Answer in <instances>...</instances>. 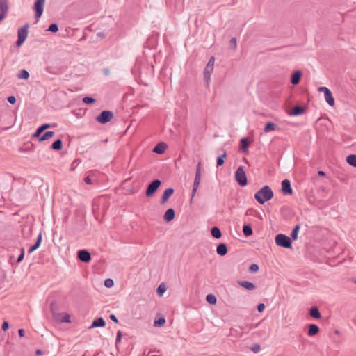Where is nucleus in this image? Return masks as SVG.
I'll return each mask as SVG.
<instances>
[{
	"label": "nucleus",
	"mask_w": 356,
	"mask_h": 356,
	"mask_svg": "<svg viewBox=\"0 0 356 356\" xmlns=\"http://www.w3.org/2000/svg\"><path fill=\"white\" fill-rule=\"evenodd\" d=\"M273 197V192L268 186H265L254 194V198L261 204L269 201Z\"/></svg>",
	"instance_id": "nucleus-1"
},
{
	"label": "nucleus",
	"mask_w": 356,
	"mask_h": 356,
	"mask_svg": "<svg viewBox=\"0 0 356 356\" xmlns=\"http://www.w3.org/2000/svg\"><path fill=\"white\" fill-rule=\"evenodd\" d=\"M214 63H215V57L211 56L206 65L204 70V80L206 82L207 85L209 86L210 80H211V76L213 72L214 69Z\"/></svg>",
	"instance_id": "nucleus-2"
},
{
	"label": "nucleus",
	"mask_w": 356,
	"mask_h": 356,
	"mask_svg": "<svg viewBox=\"0 0 356 356\" xmlns=\"http://www.w3.org/2000/svg\"><path fill=\"white\" fill-rule=\"evenodd\" d=\"M275 243L282 248H291V241L289 236L283 234H278L275 238Z\"/></svg>",
	"instance_id": "nucleus-3"
},
{
	"label": "nucleus",
	"mask_w": 356,
	"mask_h": 356,
	"mask_svg": "<svg viewBox=\"0 0 356 356\" xmlns=\"http://www.w3.org/2000/svg\"><path fill=\"white\" fill-rule=\"evenodd\" d=\"M235 179L238 184L241 186H244L247 184V177L243 166H239L237 168L235 173Z\"/></svg>",
	"instance_id": "nucleus-4"
},
{
	"label": "nucleus",
	"mask_w": 356,
	"mask_h": 356,
	"mask_svg": "<svg viewBox=\"0 0 356 356\" xmlns=\"http://www.w3.org/2000/svg\"><path fill=\"white\" fill-rule=\"evenodd\" d=\"M318 90L324 93L325 99L330 106H333L334 105V99L331 91L327 87H320Z\"/></svg>",
	"instance_id": "nucleus-5"
},
{
	"label": "nucleus",
	"mask_w": 356,
	"mask_h": 356,
	"mask_svg": "<svg viewBox=\"0 0 356 356\" xmlns=\"http://www.w3.org/2000/svg\"><path fill=\"white\" fill-rule=\"evenodd\" d=\"M113 118V113L109 111H102L96 118L97 121L101 124L108 122Z\"/></svg>",
	"instance_id": "nucleus-6"
},
{
	"label": "nucleus",
	"mask_w": 356,
	"mask_h": 356,
	"mask_svg": "<svg viewBox=\"0 0 356 356\" xmlns=\"http://www.w3.org/2000/svg\"><path fill=\"white\" fill-rule=\"evenodd\" d=\"M45 1L46 0H36L35 3H34V6H33V8L35 11V17L36 19H39L42 13H43V8H44V6L45 4Z\"/></svg>",
	"instance_id": "nucleus-7"
},
{
	"label": "nucleus",
	"mask_w": 356,
	"mask_h": 356,
	"mask_svg": "<svg viewBox=\"0 0 356 356\" xmlns=\"http://www.w3.org/2000/svg\"><path fill=\"white\" fill-rule=\"evenodd\" d=\"M28 26H25L18 30V40L17 41V45L20 46L26 40L28 35Z\"/></svg>",
	"instance_id": "nucleus-8"
},
{
	"label": "nucleus",
	"mask_w": 356,
	"mask_h": 356,
	"mask_svg": "<svg viewBox=\"0 0 356 356\" xmlns=\"http://www.w3.org/2000/svg\"><path fill=\"white\" fill-rule=\"evenodd\" d=\"M8 9V0H0V22L4 18Z\"/></svg>",
	"instance_id": "nucleus-9"
},
{
	"label": "nucleus",
	"mask_w": 356,
	"mask_h": 356,
	"mask_svg": "<svg viewBox=\"0 0 356 356\" xmlns=\"http://www.w3.org/2000/svg\"><path fill=\"white\" fill-rule=\"evenodd\" d=\"M282 192L284 195H291L292 193V188L289 180L284 179L282 181Z\"/></svg>",
	"instance_id": "nucleus-10"
},
{
	"label": "nucleus",
	"mask_w": 356,
	"mask_h": 356,
	"mask_svg": "<svg viewBox=\"0 0 356 356\" xmlns=\"http://www.w3.org/2000/svg\"><path fill=\"white\" fill-rule=\"evenodd\" d=\"M78 258L83 262H88L91 259L90 253L87 250H80L78 252Z\"/></svg>",
	"instance_id": "nucleus-11"
},
{
	"label": "nucleus",
	"mask_w": 356,
	"mask_h": 356,
	"mask_svg": "<svg viewBox=\"0 0 356 356\" xmlns=\"http://www.w3.org/2000/svg\"><path fill=\"white\" fill-rule=\"evenodd\" d=\"M238 284L248 291H253L256 289V286L253 283L248 281H238Z\"/></svg>",
	"instance_id": "nucleus-12"
},
{
	"label": "nucleus",
	"mask_w": 356,
	"mask_h": 356,
	"mask_svg": "<svg viewBox=\"0 0 356 356\" xmlns=\"http://www.w3.org/2000/svg\"><path fill=\"white\" fill-rule=\"evenodd\" d=\"M200 181H201V177L195 175V179H194V182H193V190H192V193H191L192 198L195 196V195L198 189V187L200 186Z\"/></svg>",
	"instance_id": "nucleus-13"
},
{
	"label": "nucleus",
	"mask_w": 356,
	"mask_h": 356,
	"mask_svg": "<svg viewBox=\"0 0 356 356\" xmlns=\"http://www.w3.org/2000/svg\"><path fill=\"white\" fill-rule=\"evenodd\" d=\"M302 72L300 71L295 72L291 79V82L293 85H298L300 83Z\"/></svg>",
	"instance_id": "nucleus-14"
},
{
	"label": "nucleus",
	"mask_w": 356,
	"mask_h": 356,
	"mask_svg": "<svg viewBox=\"0 0 356 356\" xmlns=\"http://www.w3.org/2000/svg\"><path fill=\"white\" fill-rule=\"evenodd\" d=\"M175 211L172 209H168L163 216V219L166 222H170L175 218Z\"/></svg>",
	"instance_id": "nucleus-15"
},
{
	"label": "nucleus",
	"mask_w": 356,
	"mask_h": 356,
	"mask_svg": "<svg viewBox=\"0 0 356 356\" xmlns=\"http://www.w3.org/2000/svg\"><path fill=\"white\" fill-rule=\"evenodd\" d=\"M106 323L103 318L100 317L93 321L90 327H102L105 326Z\"/></svg>",
	"instance_id": "nucleus-16"
},
{
	"label": "nucleus",
	"mask_w": 356,
	"mask_h": 356,
	"mask_svg": "<svg viewBox=\"0 0 356 356\" xmlns=\"http://www.w3.org/2000/svg\"><path fill=\"white\" fill-rule=\"evenodd\" d=\"M319 332L318 327L315 324H310L308 327L307 334L309 337L314 336Z\"/></svg>",
	"instance_id": "nucleus-17"
},
{
	"label": "nucleus",
	"mask_w": 356,
	"mask_h": 356,
	"mask_svg": "<svg viewBox=\"0 0 356 356\" xmlns=\"http://www.w3.org/2000/svg\"><path fill=\"white\" fill-rule=\"evenodd\" d=\"M174 190L172 188H168L164 191V193L161 198V203L164 204L166 202L169 197L172 195Z\"/></svg>",
	"instance_id": "nucleus-18"
},
{
	"label": "nucleus",
	"mask_w": 356,
	"mask_h": 356,
	"mask_svg": "<svg viewBox=\"0 0 356 356\" xmlns=\"http://www.w3.org/2000/svg\"><path fill=\"white\" fill-rule=\"evenodd\" d=\"M216 252L220 256H224L227 253V248L225 243H220L218 245L216 248Z\"/></svg>",
	"instance_id": "nucleus-19"
},
{
	"label": "nucleus",
	"mask_w": 356,
	"mask_h": 356,
	"mask_svg": "<svg viewBox=\"0 0 356 356\" xmlns=\"http://www.w3.org/2000/svg\"><path fill=\"white\" fill-rule=\"evenodd\" d=\"M54 136V132L49 131L44 133L43 135H40L39 137H37L38 138V140L40 142H42L47 140H49L51 138Z\"/></svg>",
	"instance_id": "nucleus-20"
},
{
	"label": "nucleus",
	"mask_w": 356,
	"mask_h": 356,
	"mask_svg": "<svg viewBox=\"0 0 356 356\" xmlns=\"http://www.w3.org/2000/svg\"><path fill=\"white\" fill-rule=\"evenodd\" d=\"M42 233H40L38 236L35 244L30 248V249L29 250V253H31V252H34L35 250H37L40 247L41 242H42Z\"/></svg>",
	"instance_id": "nucleus-21"
},
{
	"label": "nucleus",
	"mask_w": 356,
	"mask_h": 356,
	"mask_svg": "<svg viewBox=\"0 0 356 356\" xmlns=\"http://www.w3.org/2000/svg\"><path fill=\"white\" fill-rule=\"evenodd\" d=\"M50 125L49 124H44L39 127L36 131L33 134V137H39L41 134L47 128H49Z\"/></svg>",
	"instance_id": "nucleus-22"
},
{
	"label": "nucleus",
	"mask_w": 356,
	"mask_h": 356,
	"mask_svg": "<svg viewBox=\"0 0 356 356\" xmlns=\"http://www.w3.org/2000/svg\"><path fill=\"white\" fill-rule=\"evenodd\" d=\"M156 191V180L151 182L147 190L146 191V195L149 197L152 196Z\"/></svg>",
	"instance_id": "nucleus-23"
},
{
	"label": "nucleus",
	"mask_w": 356,
	"mask_h": 356,
	"mask_svg": "<svg viewBox=\"0 0 356 356\" xmlns=\"http://www.w3.org/2000/svg\"><path fill=\"white\" fill-rule=\"evenodd\" d=\"M309 315L316 319H318L321 317V313L318 309L316 307H312L309 311Z\"/></svg>",
	"instance_id": "nucleus-24"
},
{
	"label": "nucleus",
	"mask_w": 356,
	"mask_h": 356,
	"mask_svg": "<svg viewBox=\"0 0 356 356\" xmlns=\"http://www.w3.org/2000/svg\"><path fill=\"white\" fill-rule=\"evenodd\" d=\"M168 286L165 283L162 282L157 287V293L159 296H163L164 293L166 291Z\"/></svg>",
	"instance_id": "nucleus-25"
},
{
	"label": "nucleus",
	"mask_w": 356,
	"mask_h": 356,
	"mask_svg": "<svg viewBox=\"0 0 356 356\" xmlns=\"http://www.w3.org/2000/svg\"><path fill=\"white\" fill-rule=\"evenodd\" d=\"M276 127H277V125L275 123L268 122L266 123L264 131L265 133H268L270 131H275L276 129Z\"/></svg>",
	"instance_id": "nucleus-26"
},
{
	"label": "nucleus",
	"mask_w": 356,
	"mask_h": 356,
	"mask_svg": "<svg viewBox=\"0 0 356 356\" xmlns=\"http://www.w3.org/2000/svg\"><path fill=\"white\" fill-rule=\"evenodd\" d=\"M211 235L213 238L218 239L222 236V233L220 229L217 227H213L211 229Z\"/></svg>",
	"instance_id": "nucleus-27"
},
{
	"label": "nucleus",
	"mask_w": 356,
	"mask_h": 356,
	"mask_svg": "<svg viewBox=\"0 0 356 356\" xmlns=\"http://www.w3.org/2000/svg\"><path fill=\"white\" fill-rule=\"evenodd\" d=\"M241 149L243 152H247L248 149V145L250 144V142L248 141V138H243L241 140Z\"/></svg>",
	"instance_id": "nucleus-28"
},
{
	"label": "nucleus",
	"mask_w": 356,
	"mask_h": 356,
	"mask_svg": "<svg viewBox=\"0 0 356 356\" xmlns=\"http://www.w3.org/2000/svg\"><path fill=\"white\" fill-rule=\"evenodd\" d=\"M168 145L163 142L157 143V154H163L167 149Z\"/></svg>",
	"instance_id": "nucleus-29"
},
{
	"label": "nucleus",
	"mask_w": 356,
	"mask_h": 356,
	"mask_svg": "<svg viewBox=\"0 0 356 356\" xmlns=\"http://www.w3.org/2000/svg\"><path fill=\"white\" fill-rule=\"evenodd\" d=\"M63 147V143L60 139L55 140L52 144V149L56 151L60 150Z\"/></svg>",
	"instance_id": "nucleus-30"
},
{
	"label": "nucleus",
	"mask_w": 356,
	"mask_h": 356,
	"mask_svg": "<svg viewBox=\"0 0 356 356\" xmlns=\"http://www.w3.org/2000/svg\"><path fill=\"white\" fill-rule=\"evenodd\" d=\"M346 161L352 166L356 167V155L351 154L346 157Z\"/></svg>",
	"instance_id": "nucleus-31"
},
{
	"label": "nucleus",
	"mask_w": 356,
	"mask_h": 356,
	"mask_svg": "<svg viewBox=\"0 0 356 356\" xmlns=\"http://www.w3.org/2000/svg\"><path fill=\"white\" fill-rule=\"evenodd\" d=\"M243 232L245 236H249L252 234V229L250 225H244L243 227Z\"/></svg>",
	"instance_id": "nucleus-32"
},
{
	"label": "nucleus",
	"mask_w": 356,
	"mask_h": 356,
	"mask_svg": "<svg viewBox=\"0 0 356 356\" xmlns=\"http://www.w3.org/2000/svg\"><path fill=\"white\" fill-rule=\"evenodd\" d=\"M300 225H297L291 232V237L293 240L296 241L298 238V234L300 230Z\"/></svg>",
	"instance_id": "nucleus-33"
},
{
	"label": "nucleus",
	"mask_w": 356,
	"mask_h": 356,
	"mask_svg": "<svg viewBox=\"0 0 356 356\" xmlns=\"http://www.w3.org/2000/svg\"><path fill=\"white\" fill-rule=\"evenodd\" d=\"M304 113V109L301 106H295L292 111V115H299Z\"/></svg>",
	"instance_id": "nucleus-34"
},
{
	"label": "nucleus",
	"mask_w": 356,
	"mask_h": 356,
	"mask_svg": "<svg viewBox=\"0 0 356 356\" xmlns=\"http://www.w3.org/2000/svg\"><path fill=\"white\" fill-rule=\"evenodd\" d=\"M226 156H227V154L225 152H224V153L217 159V161H216L217 167L221 166L224 164V159Z\"/></svg>",
	"instance_id": "nucleus-35"
},
{
	"label": "nucleus",
	"mask_w": 356,
	"mask_h": 356,
	"mask_svg": "<svg viewBox=\"0 0 356 356\" xmlns=\"http://www.w3.org/2000/svg\"><path fill=\"white\" fill-rule=\"evenodd\" d=\"M207 301L211 305H214L216 303V298L213 294H208L206 297Z\"/></svg>",
	"instance_id": "nucleus-36"
},
{
	"label": "nucleus",
	"mask_w": 356,
	"mask_h": 356,
	"mask_svg": "<svg viewBox=\"0 0 356 356\" xmlns=\"http://www.w3.org/2000/svg\"><path fill=\"white\" fill-rule=\"evenodd\" d=\"M19 79H27L29 77V73L26 70H22L18 75Z\"/></svg>",
	"instance_id": "nucleus-37"
},
{
	"label": "nucleus",
	"mask_w": 356,
	"mask_h": 356,
	"mask_svg": "<svg viewBox=\"0 0 356 356\" xmlns=\"http://www.w3.org/2000/svg\"><path fill=\"white\" fill-rule=\"evenodd\" d=\"M113 284H114V282L112 279L108 278V279L105 280V281H104V285L107 288H110V287L113 286Z\"/></svg>",
	"instance_id": "nucleus-38"
},
{
	"label": "nucleus",
	"mask_w": 356,
	"mask_h": 356,
	"mask_svg": "<svg viewBox=\"0 0 356 356\" xmlns=\"http://www.w3.org/2000/svg\"><path fill=\"white\" fill-rule=\"evenodd\" d=\"M58 30V26L56 24H51L48 29V31L56 33Z\"/></svg>",
	"instance_id": "nucleus-39"
},
{
	"label": "nucleus",
	"mask_w": 356,
	"mask_h": 356,
	"mask_svg": "<svg viewBox=\"0 0 356 356\" xmlns=\"http://www.w3.org/2000/svg\"><path fill=\"white\" fill-rule=\"evenodd\" d=\"M85 104H92L95 102V99L90 97H86L83 99Z\"/></svg>",
	"instance_id": "nucleus-40"
},
{
	"label": "nucleus",
	"mask_w": 356,
	"mask_h": 356,
	"mask_svg": "<svg viewBox=\"0 0 356 356\" xmlns=\"http://www.w3.org/2000/svg\"><path fill=\"white\" fill-rule=\"evenodd\" d=\"M201 168H202L201 162H199L197 163V168H196V172H195L196 176L201 177Z\"/></svg>",
	"instance_id": "nucleus-41"
},
{
	"label": "nucleus",
	"mask_w": 356,
	"mask_h": 356,
	"mask_svg": "<svg viewBox=\"0 0 356 356\" xmlns=\"http://www.w3.org/2000/svg\"><path fill=\"white\" fill-rule=\"evenodd\" d=\"M259 270V266L257 264H253L250 267V271L252 273L257 272Z\"/></svg>",
	"instance_id": "nucleus-42"
},
{
	"label": "nucleus",
	"mask_w": 356,
	"mask_h": 356,
	"mask_svg": "<svg viewBox=\"0 0 356 356\" xmlns=\"http://www.w3.org/2000/svg\"><path fill=\"white\" fill-rule=\"evenodd\" d=\"M261 349V347L259 344H254L252 347H251V350L254 352V353H258Z\"/></svg>",
	"instance_id": "nucleus-43"
},
{
	"label": "nucleus",
	"mask_w": 356,
	"mask_h": 356,
	"mask_svg": "<svg viewBox=\"0 0 356 356\" xmlns=\"http://www.w3.org/2000/svg\"><path fill=\"white\" fill-rule=\"evenodd\" d=\"M230 45L231 47L235 49L236 48V46H237V44H236V39L235 38H232L231 40H230Z\"/></svg>",
	"instance_id": "nucleus-44"
},
{
	"label": "nucleus",
	"mask_w": 356,
	"mask_h": 356,
	"mask_svg": "<svg viewBox=\"0 0 356 356\" xmlns=\"http://www.w3.org/2000/svg\"><path fill=\"white\" fill-rule=\"evenodd\" d=\"M165 323L164 317H160L157 319V326H161Z\"/></svg>",
	"instance_id": "nucleus-45"
},
{
	"label": "nucleus",
	"mask_w": 356,
	"mask_h": 356,
	"mask_svg": "<svg viewBox=\"0 0 356 356\" xmlns=\"http://www.w3.org/2000/svg\"><path fill=\"white\" fill-rule=\"evenodd\" d=\"M257 325H247L245 327H241L244 330V332H248L252 328L255 327Z\"/></svg>",
	"instance_id": "nucleus-46"
},
{
	"label": "nucleus",
	"mask_w": 356,
	"mask_h": 356,
	"mask_svg": "<svg viewBox=\"0 0 356 356\" xmlns=\"http://www.w3.org/2000/svg\"><path fill=\"white\" fill-rule=\"evenodd\" d=\"M62 322L70 323L71 322L70 316L67 314H65L62 320Z\"/></svg>",
	"instance_id": "nucleus-47"
},
{
	"label": "nucleus",
	"mask_w": 356,
	"mask_h": 356,
	"mask_svg": "<svg viewBox=\"0 0 356 356\" xmlns=\"http://www.w3.org/2000/svg\"><path fill=\"white\" fill-rule=\"evenodd\" d=\"M9 327V323L8 321H5L3 322V324H2V330L3 331H6Z\"/></svg>",
	"instance_id": "nucleus-48"
},
{
	"label": "nucleus",
	"mask_w": 356,
	"mask_h": 356,
	"mask_svg": "<svg viewBox=\"0 0 356 356\" xmlns=\"http://www.w3.org/2000/svg\"><path fill=\"white\" fill-rule=\"evenodd\" d=\"M8 101L10 104H14L16 102V98L14 96H10L8 98Z\"/></svg>",
	"instance_id": "nucleus-49"
},
{
	"label": "nucleus",
	"mask_w": 356,
	"mask_h": 356,
	"mask_svg": "<svg viewBox=\"0 0 356 356\" xmlns=\"http://www.w3.org/2000/svg\"><path fill=\"white\" fill-rule=\"evenodd\" d=\"M24 250L22 249V252H21V254H19V256L18 257L17 260V261L18 263L21 262V261L23 260V259H24Z\"/></svg>",
	"instance_id": "nucleus-50"
},
{
	"label": "nucleus",
	"mask_w": 356,
	"mask_h": 356,
	"mask_svg": "<svg viewBox=\"0 0 356 356\" xmlns=\"http://www.w3.org/2000/svg\"><path fill=\"white\" fill-rule=\"evenodd\" d=\"M265 309V305L264 303H260L257 306V309L259 312H262Z\"/></svg>",
	"instance_id": "nucleus-51"
},
{
	"label": "nucleus",
	"mask_w": 356,
	"mask_h": 356,
	"mask_svg": "<svg viewBox=\"0 0 356 356\" xmlns=\"http://www.w3.org/2000/svg\"><path fill=\"white\" fill-rule=\"evenodd\" d=\"M110 318H111V319L113 321H114L115 323H118V319H117V318H116V316H115L114 314H111V315L110 316Z\"/></svg>",
	"instance_id": "nucleus-52"
},
{
	"label": "nucleus",
	"mask_w": 356,
	"mask_h": 356,
	"mask_svg": "<svg viewBox=\"0 0 356 356\" xmlns=\"http://www.w3.org/2000/svg\"><path fill=\"white\" fill-rule=\"evenodd\" d=\"M18 333L20 337H23L24 336V331L23 329H19L18 330Z\"/></svg>",
	"instance_id": "nucleus-53"
},
{
	"label": "nucleus",
	"mask_w": 356,
	"mask_h": 356,
	"mask_svg": "<svg viewBox=\"0 0 356 356\" xmlns=\"http://www.w3.org/2000/svg\"><path fill=\"white\" fill-rule=\"evenodd\" d=\"M121 337H122V334H121V332L119 331V332H118V333H117V341H118V342H120V341H121Z\"/></svg>",
	"instance_id": "nucleus-54"
},
{
	"label": "nucleus",
	"mask_w": 356,
	"mask_h": 356,
	"mask_svg": "<svg viewBox=\"0 0 356 356\" xmlns=\"http://www.w3.org/2000/svg\"><path fill=\"white\" fill-rule=\"evenodd\" d=\"M318 174L320 176H324L325 175V172L323 171H318Z\"/></svg>",
	"instance_id": "nucleus-55"
},
{
	"label": "nucleus",
	"mask_w": 356,
	"mask_h": 356,
	"mask_svg": "<svg viewBox=\"0 0 356 356\" xmlns=\"http://www.w3.org/2000/svg\"><path fill=\"white\" fill-rule=\"evenodd\" d=\"M85 181H86V183H88V184H90V183H91V181H90V179H89L88 177H86V178L85 179Z\"/></svg>",
	"instance_id": "nucleus-56"
},
{
	"label": "nucleus",
	"mask_w": 356,
	"mask_h": 356,
	"mask_svg": "<svg viewBox=\"0 0 356 356\" xmlns=\"http://www.w3.org/2000/svg\"><path fill=\"white\" fill-rule=\"evenodd\" d=\"M161 181H159V179H157V188L160 186L161 185Z\"/></svg>",
	"instance_id": "nucleus-57"
},
{
	"label": "nucleus",
	"mask_w": 356,
	"mask_h": 356,
	"mask_svg": "<svg viewBox=\"0 0 356 356\" xmlns=\"http://www.w3.org/2000/svg\"><path fill=\"white\" fill-rule=\"evenodd\" d=\"M36 353L38 355H40L42 353V352H41V350H38L36 351Z\"/></svg>",
	"instance_id": "nucleus-58"
},
{
	"label": "nucleus",
	"mask_w": 356,
	"mask_h": 356,
	"mask_svg": "<svg viewBox=\"0 0 356 356\" xmlns=\"http://www.w3.org/2000/svg\"><path fill=\"white\" fill-rule=\"evenodd\" d=\"M153 152H156V147H154L152 149Z\"/></svg>",
	"instance_id": "nucleus-59"
},
{
	"label": "nucleus",
	"mask_w": 356,
	"mask_h": 356,
	"mask_svg": "<svg viewBox=\"0 0 356 356\" xmlns=\"http://www.w3.org/2000/svg\"><path fill=\"white\" fill-rule=\"evenodd\" d=\"M134 191L133 189L131 190V193H134Z\"/></svg>",
	"instance_id": "nucleus-60"
}]
</instances>
